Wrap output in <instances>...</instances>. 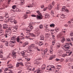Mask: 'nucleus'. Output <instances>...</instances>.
<instances>
[{
	"label": "nucleus",
	"instance_id": "1",
	"mask_svg": "<svg viewBox=\"0 0 73 73\" xmlns=\"http://www.w3.org/2000/svg\"><path fill=\"white\" fill-rule=\"evenodd\" d=\"M35 35L33 34L32 33H29L27 35L25 36V38L27 39H30V40H33V38H31V37H35Z\"/></svg>",
	"mask_w": 73,
	"mask_h": 73
},
{
	"label": "nucleus",
	"instance_id": "2",
	"mask_svg": "<svg viewBox=\"0 0 73 73\" xmlns=\"http://www.w3.org/2000/svg\"><path fill=\"white\" fill-rule=\"evenodd\" d=\"M54 2H53L52 4H50L48 6V10L49 11H50L52 9V8L53 7V6H54Z\"/></svg>",
	"mask_w": 73,
	"mask_h": 73
},
{
	"label": "nucleus",
	"instance_id": "3",
	"mask_svg": "<svg viewBox=\"0 0 73 73\" xmlns=\"http://www.w3.org/2000/svg\"><path fill=\"white\" fill-rule=\"evenodd\" d=\"M11 31L6 30V34L5 35L6 38L8 37V35H10V34L11 33Z\"/></svg>",
	"mask_w": 73,
	"mask_h": 73
},
{
	"label": "nucleus",
	"instance_id": "4",
	"mask_svg": "<svg viewBox=\"0 0 73 73\" xmlns=\"http://www.w3.org/2000/svg\"><path fill=\"white\" fill-rule=\"evenodd\" d=\"M15 17L14 16H13L11 18H9L8 19H6V23H7L9 22V21H13L15 19Z\"/></svg>",
	"mask_w": 73,
	"mask_h": 73
},
{
	"label": "nucleus",
	"instance_id": "5",
	"mask_svg": "<svg viewBox=\"0 0 73 73\" xmlns=\"http://www.w3.org/2000/svg\"><path fill=\"white\" fill-rule=\"evenodd\" d=\"M24 39V37H23L21 36H19L17 37V41L18 42H20V39H21V40H22L23 39Z\"/></svg>",
	"mask_w": 73,
	"mask_h": 73
},
{
	"label": "nucleus",
	"instance_id": "6",
	"mask_svg": "<svg viewBox=\"0 0 73 73\" xmlns=\"http://www.w3.org/2000/svg\"><path fill=\"white\" fill-rule=\"evenodd\" d=\"M64 47L66 49H70V43L67 42L64 45Z\"/></svg>",
	"mask_w": 73,
	"mask_h": 73
},
{
	"label": "nucleus",
	"instance_id": "7",
	"mask_svg": "<svg viewBox=\"0 0 73 73\" xmlns=\"http://www.w3.org/2000/svg\"><path fill=\"white\" fill-rule=\"evenodd\" d=\"M6 17H0V20L2 21L3 20H4V21H5L6 23L7 22V19L5 18Z\"/></svg>",
	"mask_w": 73,
	"mask_h": 73
},
{
	"label": "nucleus",
	"instance_id": "8",
	"mask_svg": "<svg viewBox=\"0 0 73 73\" xmlns=\"http://www.w3.org/2000/svg\"><path fill=\"white\" fill-rule=\"evenodd\" d=\"M16 40H17V36H14L11 37V40H12V41L14 42V41H16Z\"/></svg>",
	"mask_w": 73,
	"mask_h": 73
},
{
	"label": "nucleus",
	"instance_id": "9",
	"mask_svg": "<svg viewBox=\"0 0 73 73\" xmlns=\"http://www.w3.org/2000/svg\"><path fill=\"white\" fill-rule=\"evenodd\" d=\"M36 18L37 20H41V19H42V15H37Z\"/></svg>",
	"mask_w": 73,
	"mask_h": 73
},
{
	"label": "nucleus",
	"instance_id": "10",
	"mask_svg": "<svg viewBox=\"0 0 73 73\" xmlns=\"http://www.w3.org/2000/svg\"><path fill=\"white\" fill-rule=\"evenodd\" d=\"M62 10V11H64V12H68V11H69V10L68 9H66V7L65 6L63 7Z\"/></svg>",
	"mask_w": 73,
	"mask_h": 73
},
{
	"label": "nucleus",
	"instance_id": "11",
	"mask_svg": "<svg viewBox=\"0 0 73 73\" xmlns=\"http://www.w3.org/2000/svg\"><path fill=\"white\" fill-rule=\"evenodd\" d=\"M60 17V18H64L65 17V15L64 14H61V15L58 14L57 15V17Z\"/></svg>",
	"mask_w": 73,
	"mask_h": 73
},
{
	"label": "nucleus",
	"instance_id": "12",
	"mask_svg": "<svg viewBox=\"0 0 73 73\" xmlns=\"http://www.w3.org/2000/svg\"><path fill=\"white\" fill-rule=\"evenodd\" d=\"M15 43H16V41L13 42V41H11V43L9 44V46H14L15 45L14 44H15Z\"/></svg>",
	"mask_w": 73,
	"mask_h": 73
},
{
	"label": "nucleus",
	"instance_id": "13",
	"mask_svg": "<svg viewBox=\"0 0 73 73\" xmlns=\"http://www.w3.org/2000/svg\"><path fill=\"white\" fill-rule=\"evenodd\" d=\"M45 16V19H49V15L48 14H45L44 15Z\"/></svg>",
	"mask_w": 73,
	"mask_h": 73
},
{
	"label": "nucleus",
	"instance_id": "14",
	"mask_svg": "<svg viewBox=\"0 0 73 73\" xmlns=\"http://www.w3.org/2000/svg\"><path fill=\"white\" fill-rule=\"evenodd\" d=\"M30 48L31 49H33V48H35V44H31L30 46Z\"/></svg>",
	"mask_w": 73,
	"mask_h": 73
},
{
	"label": "nucleus",
	"instance_id": "15",
	"mask_svg": "<svg viewBox=\"0 0 73 73\" xmlns=\"http://www.w3.org/2000/svg\"><path fill=\"white\" fill-rule=\"evenodd\" d=\"M58 56H62V50L59 51L58 53Z\"/></svg>",
	"mask_w": 73,
	"mask_h": 73
},
{
	"label": "nucleus",
	"instance_id": "16",
	"mask_svg": "<svg viewBox=\"0 0 73 73\" xmlns=\"http://www.w3.org/2000/svg\"><path fill=\"white\" fill-rule=\"evenodd\" d=\"M18 27H15L13 28L12 29V31L13 32H16V31L18 29Z\"/></svg>",
	"mask_w": 73,
	"mask_h": 73
},
{
	"label": "nucleus",
	"instance_id": "17",
	"mask_svg": "<svg viewBox=\"0 0 73 73\" xmlns=\"http://www.w3.org/2000/svg\"><path fill=\"white\" fill-rule=\"evenodd\" d=\"M51 67H52V65L47 66V70H50Z\"/></svg>",
	"mask_w": 73,
	"mask_h": 73
},
{
	"label": "nucleus",
	"instance_id": "18",
	"mask_svg": "<svg viewBox=\"0 0 73 73\" xmlns=\"http://www.w3.org/2000/svg\"><path fill=\"white\" fill-rule=\"evenodd\" d=\"M31 31H32V29H27L25 30L26 32V33L30 32Z\"/></svg>",
	"mask_w": 73,
	"mask_h": 73
},
{
	"label": "nucleus",
	"instance_id": "19",
	"mask_svg": "<svg viewBox=\"0 0 73 73\" xmlns=\"http://www.w3.org/2000/svg\"><path fill=\"white\" fill-rule=\"evenodd\" d=\"M40 40H44V35H41L40 36Z\"/></svg>",
	"mask_w": 73,
	"mask_h": 73
},
{
	"label": "nucleus",
	"instance_id": "20",
	"mask_svg": "<svg viewBox=\"0 0 73 73\" xmlns=\"http://www.w3.org/2000/svg\"><path fill=\"white\" fill-rule=\"evenodd\" d=\"M8 28V25H6V24H4L3 25V29H6Z\"/></svg>",
	"mask_w": 73,
	"mask_h": 73
},
{
	"label": "nucleus",
	"instance_id": "21",
	"mask_svg": "<svg viewBox=\"0 0 73 73\" xmlns=\"http://www.w3.org/2000/svg\"><path fill=\"white\" fill-rule=\"evenodd\" d=\"M63 49H64V50H65V51H66V53H68V54H69V53L70 52V50L64 49V48H63Z\"/></svg>",
	"mask_w": 73,
	"mask_h": 73
},
{
	"label": "nucleus",
	"instance_id": "22",
	"mask_svg": "<svg viewBox=\"0 0 73 73\" xmlns=\"http://www.w3.org/2000/svg\"><path fill=\"white\" fill-rule=\"evenodd\" d=\"M7 66L9 69H11L12 68H13V66L12 64L8 65H7Z\"/></svg>",
	"mask_w": 73,
	"mask_h": 73
},
{
	"label": "nucleus",
	"instance_id": "23",
	"mask_svg": "<svg viewBox=\"0 0 73 73\" xmlns=\"http://www.w3.org/2000/svg\"><path fill=\"white\" fill-rule=\"evenodd\" d=\"M60 31V28H56L55 29V32H58Z\"/></svg>",
	"mask_w": 73,
	"mask_h": 73
},
{
	"label": "nucleus",
	"instance_id": "24",
	"mask_svg": "<svg viewBox=\"0 0 73 73\" xmlns=\"http://www.w3.org/2000/svg\"><path fill=\"white\" fill-rule=\"evenodd\" d=\"M47 51L48 49L47 48H46L44 50L43 52L44 54H46V52H47Z\"/></svg>",
	"mask_w": 73,
	"mask_h": 73
},
{
	"label": "nucleus",
	"instance_id": "25",
	"mask_svg": "<svg viewBox=\"0 0 73 73\" xmlns=\"http://www.w3.org/2000/svg\"><path fill=\"white\" fill-rule=\"evenodd\" d=\"M54 69H55V66H54L53 65H51L50 70H54Z\"/></svg>",
	"mask_w": 73,
	"mask_h": 73
},
{
	"label": "nucleus",
	"instance_id": "26",
	"mask_svg": "<svg viewBox=\"0 0 73 73\" xmlns=\"http://www.w3.org/2000/svg\"><path fill=\"white\" fill-rule=\"evenodd\" d=\"M6 72L7 73H12V71L11 70H7Z\"/></svg>",
	"mask_w": 73,
	"mask_h": 73
},
{
	"label": "nucleus",
	"instance_id": "27",
	"mask_svg": "<svg viewBox=\"0 0 73 73\" xmlns=\"http://www.w3.org/2000/svg\"><path fill=\"white\" fill-rule=\"evenodd\" d=\"M53 50L52 49V48H50L49 50L50 53L51 54H52L53 53Z\"/></svg>",
	"mask_w": 73,
	"mask_h": 73
},
{
	"label": "nucleus",
	"instance_id": "28",
	"mask_svg": "<svg viewBox=\"0 0 73 73\" xmlns=\"http://www.w3.org/2000/svg\"><path fill=\"white\" fill-rule=\"evenodd\" d=\"M10 21V22H11V23H13H13L14 24H17V22L16 21V20H15V19H14L13 20V21Z\"/></svg>",
	"mask_w": 73,
	"mask_h": 73
},
{
	"label": "nucleus",
	"instance_id": "29",
	"mask_svg": "<svg viewBox=\"0 0 73 73\" xmlns=\"http://www.w3.org/2000/svg\"><path fill=\"white\" fill-rule=\"evenodd\" d=\"M61 41L62 43H63V42H64L65 41V38H62L61 40Z\"/></svg>",
	"mask_w": 73,
	"mask_h": 73
},
{
	"label": "nucleus",
	"instance_id": "30",
	"mask_svg": "<svg viewBox=\"0 0 73 73\" xmlns=\"http://www.w3.org/2000/svg\"><path fill=\"white\" fill-rule=\"evenodd\" d=\"M39 29H42L43 28V25H40L39 27Z\"/></svg>",
	"mask_w": 73,
	"mask_h": 73
},
{
	"label": "nucleus",
	"instance_id": "31",
	"mask_svg": "<svg viewBox=\"0 0 73 73\" xmlns=\"http://www.w3.org/2000/svg\"><path fill=\"white\" fill-rule=\"evenodd\" d=\"M42 66L43 68H42V70H44V69H45V68H46V65H45V64H43Z\"/></svg>",
	"mask_w": 73,
	"mask_h": 73
},
{
	"label": "nucleus",
	"instance_id": "32",
	"mask_svg": "<svg viewBox=\"0 0 73 73\" xmlns=\"http://www.w3.org/2000/svg\"><path fill=\"white\" fill-rule=\"evenodd\" d=\"M29 28L30 29H33V27L32 26V25L31 24L29 26Z\"/></svg>",
	"mask_w": 73,
	"mask_h": 73
},
{
	"label": "nucleus",
	"instance_id": "33",
	"mask_svg": "<svg viewBox=\"0 0 73 73\" xmlns=\"http://www.w3.org/2000/svg\"><path fill=\"white\" fill-rule=\"evenodd\" d=\"M20 62H17V63L16 64V66L17 68H18V67H19V66H20Z\"/></svg>",
	"mask_w": 73,
	"mask_h": 73
},
{
	"label": "nucleus",
	"instance_id": "34",
	"mask_svg": "<svg viewBox=\"0 0 73 73\" xmlns=\"http://www.w3.org/2000/svg\"><path fill=\"white\" fill-rule=\"evenodd\" d=\"M43 45L42 42H39V43L38 44V45H39V46H41V45Z\"/></svg>",
	"mask_w": 73,
	"mask_h": 73
},
{
	"label": "nucleus",
	"instance_id": "35",
	"mask_svg": "<svg viewBox=\"0 0 73 73\" xmlns=\"http://www.w3.org/2000/svg\"><path fill=\"white\" fill-rule=\"evenodd\" d=\"M54 26H55V25L53 23L50 25V27H54Z\"/></svg>",
	"mask_w": 73,
	"mask_h": 73
},
{
	"label": "nucleus",
	"instance_id": "36",
	"mask_svg": "<svg viewBox=\"0 0 73 73\" xmlns=\"http://www.w3.org/2000/svg\"><path fill=\"white\" fill-rule=\"evenodd\" d=\"M1 41L2 42H5L6 41H5V39H3L1 40Z\"/></svg>",
	"mask_w": 73,
	"mask_h": 73
},
{
	"label": "nucleus",
	"instance_id": "37",
	"mask_svg": "<svg viewBox=\"0 0 73 73\" xmlns=\"http://www.w3.org/2000/svg\"><path fill=\"white\" fill-rule=\"evenodd\" d=\"M5 46H8L9 44H8V42L7 41L5 42Z\"/></svg>",
	"mask_w": 73,
	"mask_h": 73
},
{
	"label": "nucleus",
	"instance_id": "38",
	"mask_svg": "<svg viewBox=\"0 0 73 73\" xmlns=\"http://www.w3.org/2000/svg\"><path fill=\"white\" fill-rule=\"evenodd\" d=\"M16 53L15 52H13L12 53L13 56H14L15 57V58H16Z\"/></svg>",
	"mask_w": 73,
	"mask_h": 73
},
{
	"label": "nucleus",
	"instance_id": "39",
	"mask_svg": "<svg viewBox=\"0 0 73 73\" xmlns=\"http://www.w3.org/2000/svg\"><path fill=\"white\" fill-rule=\"evenodd\" d=\"M56 66L58 69H60L61 68V66L59 65H57Z\"/></svg>",
	"mask_w": 73,
	"mask_h": 73
},
{
	"label": "nucleus",
	"instance_id": "40",
	"mask_svg": "<svg viewBox=\"0 0 73 73\" xmlns=\"http://www.w3.org/2000/svg\"><path fill=\"white\" fill-rule=\"evenodd\" d=\"M4 35V32L3 31H1L0 32V36H3Z\"/></svg>",
	"mask_w": 73,
	"mask_h": 73
},
{
	"label": "nucleus",
	"instance_id": "41",
	"mask_svg": "<svg viewBox=\"0 0 73 73\" xmlns=\"http://www.w3.org/2000/svg\"><path fill=\"white\" fill-rule=\"evenodd\" d=\"M16 5H14L12 6V8L13 9H15L16 8Z\"/></svg>",
	"mask_w": 73,
	"mask_h": 73
},
{
	"label": "nucleus",
	"instance_id": "42",
	"mask_svg": "<svg viewBox=\"0 0 73 73\" xmlns=\"http://www.w3.org/2000/svg\"><path fill=\"white\" fill-rule=\"evenodd\" d=\"M24 19H27V18L28 17V15H25L24 16Z\"/></svg>",
	"mask_w": 73,
	"mask_h": 73
},
{
	"label": "nucleus",
	"instance_id": "43",
	"mask_svg": "<svg viewBox=\"0 0 73 73\" xmlns=\"http://www.w3.org/2000/svg\"><path fill=\"white\" fill-rule=\"evenodd\" d=\"M18 61L19 62H21L23 61V60L21 59H19L18 60Z\"/></svg>",
	"mask_w": 73,
	"mask_h": 73
},
{
	"label": "nucleus",
	"instance_id": "44",
	"mask_svg": "<svg viewBox=\"0 0 73 73\" xmlns=\"http://www.w3.org/2000/svg\"><path fill=\"white\" fill-rule=\"evenodd\" d=\"M25 65H26V66H29V63L28 62H27L25 64Z\"/></svg>",
	"mask_w": 73,
	"mask_h": 73
},
{
	"label": "nucleus",
	"instance_id": "45",
	"mask_svg": "<svg viewBox=\"0 0 73 73\" xmlns=\"http://www.w3.org/2000/svg\"><path fill=\"white\" fill-rule=\"evenodd\" d=\"M21 66H24V64L22 62H19Z\"/></svg>",
	"mask_w": 73,
	"mask_h": 73
},
{
	"label": "nucleus",
	"instance_id": "46",
	"mask_svg": "<svg viewBox=\"0 0 73 73\" xmlns=\"http://www.w3.org/2000/svg\"><path fill=\"white\" fill-rule=\"evenodd\" d=\"M16 12H20V10L19 9H16Z\"/></svg>",
	"mask_w": 73,
	"mask_h": 73
},
{
	"label": "nucleus",
	"instance_id": "47",
	"mask_svg": "<svg viewBox=\"0 0 73 73\" xmlns=\"http://www.w3.org/2000/svg\"><path fill=\"white\" fill-rule=\"evenodd\" d=\"M21 36H22V37H24V34H23V33H21Z\"/></svg>",
	"mask_w": 73,
	"mask_h": 73
},
{
	"label": "nucleus",
	"instance_id": "48",
	"mask_svg": "<svg viewBox=\"0 0 73 73\" xmlns=\"http://www.w3.org/2000/svg\"><path fill=\"white\" fill-rule=\"evenodd\" d=\"M29 44V43H25V44H24V45L23 46V47H25V46H26V45H28Z\"/></svg>",
	"mask_w": 73,
	"mask_h": 73
},
{
	"label": "nucleus",
	"instance_id": "49",
	"mask_svg": "<svg viewBox=\"0 0 73 73\" xmlns=\"http://www.w3.org/2000/svg\"><path fill=\"white\" fill-rule=\"evenodd\" d=\"M51 36L52 37L53 39H54V37H55V36L53 35V34L52 33L51 34Z\"/></svg>",
	"mask_w": 73,
	"mask_h": 73
},
{
	"label": "nucleus",
	"instance_id": "50",
	"mask_svg": "<svg viewBox=\"0 0 73 73\" xmlns=\"http://www.w3.org/2000/svg\"><path fill=\"white\" fill-rule=\"evenodd\" d=\"M31 17H36V15H35L33 14L31 15Z\"/></svg>",
	"mask_w": 73,
	"mask_h": 73
},
{
	"label": "nucleus",
	"instance_id": "51",
	"mask_svg": "<svg viewBox=\"0 0 73 73\" xmlns=\"http://www.w3.org/2000/svg\"><path fill=\"white\" fill-rule=\"evenodd\" d=\"M50 14L51 15H53V14H54V11H53V10H52L51 11Z\"/></svg>",
	"mask_w": 73,
	"mask_h": 73
},
{
	"label": "nucleus",
	"instance_id": "52",
	"mask_svg": "<svg viewBox=\"0 0 73 73\" xmlns=\"http://www.w3.org/2000/svg\"><path fill=\"white\" fill-rule=\"evenodd\" d=\"M48 31H49L50 32H53L54 31V30L53 29H51V30H48Z\"/></svg>",
	"mask_w": 73,
	"mask_h": 73
},
{
	"label": "nucleus",
	"instance_id": "53",
	"mask_svg": "<svg viewBox=\"0 0 73 73\" xmlns=\"http://www.w3.org/2000/svg\"><path fill=\"white\" fill-rule=\"evenodd\" d=\"M7 31H11V27H9L8 30H7Z\"/></svg>",
	"mask_w": 73,
	"mask_h": 73
},
{
	"label": "nucleus",
	"instance_id": "54",
	"mask_svg": "<svg viewBox=\"0 0 73 73\" xmlns=\"http://www.w3.org/2000/svg\"><path fill=\"white\" fill-rule=\"evenodd\" d=\"M66 56V54H63L62 55V57H65Z\"/></svg>",
	"mask_w": 73,
	"mask_h": 73
},
{
	"label": "nucleus",
	"instance_id": "55",
	"mask_svg": "<svg viewBox=\"0 0 73 73\" xmlns=\"http://www.w3.org/2000/svg\"><path fill=\"white\" fill-rule=\"evenodd\" d=\"M36 73H41V72H40V70H38Z\"/></svg>",
	"mask_w": 73,
	"mask_h": 73
},
{
	"label": "nucleus",
	"instance_id": "56",
	"mask_svg": "<svg viewBox=\"0 0 73 73\" xmlns=\"http://www.w3.org/2000/svg\"><path fill=\"white\" fill-rule=\"evenodd\" d=\"M3 54V51L2 50H0V54Z\"/></svg>",
	"mask_w": 73,
	"mask_h": 73
},
{
	"label": "nucleus",
	"instance_id": "57",
	"mask_svg": "<svg viewBox=\"0 0 73 73\" xmlns=\"http://www.w3.org/2000/svg\"><path fill=\"white\" fill-rule=\"evenodd\" d=\"M3 54H0V58H3Z\"/></svg>",
	"mask_w": 73,
	"mask_h": 73
},
{
	"label": "nucleus",
	"instance_id": "58",
	"mask_svg": "<svg viewBox=\"0 0 73 73\" xmlns=\"http://www.w3.org/2000/svg\"><path fill=\"white\" fill-rule=\"evenodd\" d=\"M51 57H52L53 58H54L56 57V56H55L54 55H53Z\"/></svg>",
	"mask_w": 73,
	"mask_h": 73
},
{
	"label": "nucleus",
	"instance_id": "59",
	"mask_svg": "<svg viewBox=\"0 0 73 73\" xmlns=\"http://www.w3.org/2000/svg\"><path fill=\"white\" fill-rule=\"evenodd\" d=\"M52 59H53V58L51 56L49 58V60H51Z\"/></svg>",
	"mask_w": 73,
	"mask_h": 73
},
{
	"label": "nucleus",
	"instance_id": "60",
	"mask_svg": "<svg viewBox=\"0 0 73 73\" xmlns=\"http://www.w3.org/2000/svg\"><path fill=\"white\" fill-rule=\"evenodd\" d=\"M72 52L70 51V52L69 53H68V54H68V56H70V54H72Z\"/></svg>",
	"mask_w": 73,
	"mask_h": 73
},
{
	"label": "nucleus",
	"instance_id": "61",
	"mask_svg": "<svg viewBox=\"0 0 73 73\" xmlns=\"http://www.w3.org/2000/svg\"><path fill=\"white\" fill-rule=\"evenodd\" d=\"M7 70H8V68H6L5 70V72H5V71H7Z\"/></svg>",
	"mask_w": 73,
	"mask_h": 73
},
{
	"label": "nucleus",
	"instance_id": "62",
	"mask_svg": "<svg viewBox=\"0 0 73 73\" xmlns=\"http://www.w3.org/2000/svg\"><path fill=\"white\" fill-rule=\"evenodd\" d=\"M45 45L46 47H47L48 46V45H49V44H48V43H45Z\"/></svg>",
	"mask_w": 73,
	"mask_h": 73
},
{
	"label": "nucleus",
	"instance_id": "63",
	"mask_svg": "<svg viewBox=\"0 0 73 73\" xmlns=\"http://www.w3.org/2000/svg\"><path fill=\"white\" fill-rule=\"evenodd\" d=\"M21 53V54H22V56H24L25 55V53H23L22 52V53Z\"/></svg>",
	"mask_w": 73,
	"mask_h": 73
},
{
	"label": "nucleus",
	"instance_id": "64",
	"mask_svg": "<svg viewBox=\"0 0 73 73\" xmlns=\"http://www.w3.org/2000/svg\"><path fill=\"white\" fill-rule=\"evenodd\" d=\"M67 40L68 42L72 41V40H71L69 38H68V39H67Z\"/></svg>",
	"mask_w": 73,
	"mask_h": 73
}]
</instances>
